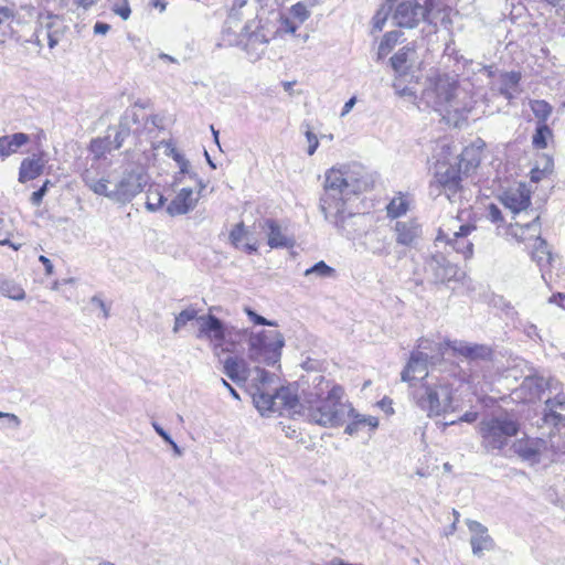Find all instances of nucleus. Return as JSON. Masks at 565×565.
I'll list each match as a JSON object with an SVG mask.
<instances>
[{"mask_svg": "<svg viewBox=\"0 0 565 565\" xmlns=\"http://www.w3.org/2000/svg\"><path fill=\"white\" fill-rule=\"evenodd\" d=\"M369 180L359 164L333 167L326 173L324 194L320 199V210L324 218L341 231L348 238H354L362 231L364 214L348 212L345 202L365 191Z\"/></svg>", "mask_w": 565, "mask_h": 565, "instance_id": "obj_1", "label": "nucleus"}, {"mask_svg": "<svg viewBox=\"0 0 565 565\" xmlns=\"http://www.w3.org/2000/svg\"><path fill=\"white\" fill-rule=\"evenodd\" d=\"M84 184L95 194L115 203L127 204L147 184V175L139 168L124 169L121 172L104 162H93L82 173Z\"/></svg>", "mask_w": 565, "mask_h": 565, "instance_id": "obj_2", "label": "nucleus"}, {"mask_svg": "<svg viewBox=\"0 0 565 565\" xmlns=\"http://www.w3.org/2000/svg\"><path fill=\"white\" fill-rule=\"evenodd\" d=\"M424 99L447 124L455 127L467 119L473 107L469 90L448 74L437 76L433 85L425 89Z\"/></svg>", "mask_w": 565, "mask_h": 565, "instance_id": "obj_3", "label": "nucleus"}, {"mask_svg": "<svg viewBox=\"0 0 565 565\" xmlns=\"http://www.w3.org/2000/svg\"><path fill=\"white\" fill-rule=\"evenodd\" d=\"M411 387L414 403L428 417L443 416L458 409L452 385L447 381H425L419 385L411 384Z\"/></svg>", "mask_w": 565, "mask_h": 565, "instance_id": "obj_4", "label": "nucleus"}, {"mask_svg": "<svg viewBox=\"0 0 565 565\" xmlns=\"http://www.w3.org/2000/svg\"><path fill=\"white\" fill-rule=\"evenodd\" d=\"M480 163V157L473 148H466L460 154L459 166H441L435 174V182L430 188H436L452 203L468 200L469 190L462 185L461 168L465 166V173L475 169Z\"/></svg>", "mask_w": 565, "mask_h": 565, "instance_id": "obj_5", "label": "nucleus"}, {"mask_svg": "<svg viewBox=\"0 0 565 565\" xmlns=\"http://www.w3.org/2000/svg\"><path fill=\"white\" fill-rule=\"evenodd\" d=\"M343 396V388L341 386L334 387L329 396L319 399V402H311L306 405L302 404L301 413L308 418L309 422L318 424L323 427L341 426L347 420V414L353 413V408L341 401Z\"/></svg>", "mask_w": 565, "mask_h": 565, "instance_id": "obj_6", "label": "nucleus"}, {"mask_svg": "<svg viewBox=\"0 0 565 565\" xmlns=\"http://www.w3.org/2000/svg\"><path fill=\"white\" fill-rule=\"evenodd\" d=\"M519 430V422L509 415L486 417L478 424L480 445L487 454H500Z\"/></svg>", "mask_w": 565, "mask_h": 565, "instance_id": "obj_7", "label": "nucleus"}, {"mask_svg": "<svg viewBox=\"0 0 565 565\" xmlns=\"http://www.w3.org/2000/svg\"><path fill=\"white\" fill-rule=\"evenodd\" d=\"M247 337V356L253 362L275 365L280 361L285 345L284 335L277 330L238 331Z\"/></svg>", "mask_w": 565, "mask_h": 565, "instance_id": "obj_8", "label": "nucleus"}, {"mask_svg": "<svg viewBox=\"0 0 565 565\" xmlns=\"http://www.w3.org/2000/svg\"><path fill=\"white\" fill-rule=\"evenodd\" d=\"M253 402L262 415L270 412L294 417L299 415L302 408L298 396L289 387L284 386L276 390L275 394L257 387L253 393Z\"/></svg>", "mask_w": 565, "mask_h": 565, "instance_id": "obj_9", "label": "nucleus"}, {"mask_svg": "<svg viewBox=\"0 0 565 565\" xmlns=\"http://www.w3.org/2000/svg\"><path fill=\"white\" fill-rule=\"evenodd\" d=\"M515 226L520 227V234L516 233L515 236L520 237L521 239H524V235L526 234V232H531L530 236L535 238L533 250L531 253L532 259L540 267H543L544 263L552 265L555 257L552 254L547 245V242L540 236V215H535L531 222H526L524 224L516 222Z\"/></svg>", "mask_w": 565, "mask_h": 565, "instance_id": "obj_10", "label": "nucleus"}, {"mask_svg": "<svg viewBox=\"0 0 565 565\" xmlns=\"http://www.w3.org/2000/svg\"><path fill=\"white\" fill-rule=\"evenodd\" d=\"M199 330L196 338L209 340L214 350L223 348L226 338H232V329L221 319L212 313L203 315L198 318Z\"/></svg>", "mask_w": 565, "mask_h": 565, "instance_id": "obj_11", "label": "nucleus"}, {"mask_svg": "<svg viewBox=\"0 0 565 565\" xmlns=\"http://www.w3.org/2000/svg\"><path fill=\"white\" fill-rule=\"evenodd\" d=\"M562 390L563 384L554 377L529 375L524 377L518 391L522 398H524L526 402L532 403L542 399L546 391L550 394H553V392Z\"/></svg>", "mask_w": 565, "mask_h": 565, "instance_id": "obj_12", "label": "nucleus"}, {"mask_svg": "<svg viewBox=\"0 0 565 565\" xmlns=\"http://www.w3.org/2000/svg\"><path fill=\"white\" fill-rule=\"evenodd\" d=\"M393 21L399 28L414 29L425 20V10L418 0H401L393 8Z\"/></svg>", "mask_w": 565, "mask_h": 565, "instance_id": "obj_13", "label": "nucleus"}, {"mask_svg": "<svg viewBox=\"0 0 565 565\" xmlns=\"http://www.w3.org/2000/svg\"><path fill=\"white\" fill-rule=\"evenodd\" d=\"M425 270L431 274L435 282H447L460 279V269L450 263L443 254L431 255L425 265Z\"/></svg>", "mask_w": 565, "mask_h": 565, "instance_id": "obj_14", "label": "nucleus"}, {"mask_svg": "<svg viewBox=\"0 0 565 565\" xmlns=\"http://www.w3.org/2000/svg\"><path fill=\"white\" fill-rule=\"evenodd\" d=\"M253 23L244 26L242 32V42H244V50L246 51L249 60H259L266 51L269 38L267 36L264 28L255 26L252 30Z\"/></svg>", "mask_w": 565, "mask_h": 565, "instance_id": "obj_15", "label": "nucleus"}, {"mask_svg": "<svg viewBox=\"0 0 565 565\" xmlns=\"http://www.w3.org/2000/svg\"><path fill=\"white\" fill-rule=\"evenodd\" d=\"M544 403L542 420L554 427H565V394L562 391L553 392Z\"/></svg>", "mask_w": 565, "mask_h": 565, "instance_id": "obj_16", "label": "nucleus"}, {"mask_svg": "<svg viewBox=\"0 0 565 565\" xmlns=\"http://www.w3.org/2000/svg\"><path fill=\"white\" fill-rule=\"evenodd\" d=\"M501 202L512 213L519 214L531 205V192L524 183H520L518 188L505 191Z\"/></svg>", "mask_w": 565, "mask_h": 565, "instance_id": "obj_17", "label": "nucleus"}, {"mask_svg": "<svg viewBox=\"0 0 565 565\" xmlns=\"http://www.w3.org/2000/svg\"><path fill=\"white\" fill-rule=\"evenodd\" d=\"M395 241L398 245L414 247L418 244L423 230L415 220L397 221L394 226Z\"/></svg>", "mask_w": 565, "mask_h": 565, "instance_id": "obj_18", "label": "nucleus"}, {"mask_svg": "<svg viewBox=\"0 0 565 565\" xmlns=\"http://www.w3.org/2000/svg\"><path fill=\"white\" fill-rule=\"evenodd\" d=\"M428 354L414 351L411 353L409 360L401 373V379L403 382H412L418 377L422 380L428 376L427 372V363H428Z\"/></svg>", "mask_w": 565, "mask_h": 565, "instance_id": "obj_19", "label": "nucleus"}, {"mask_svg": "<svg viewBox=\"0 0 565 565\" xmlns=\"http://www.w3.org/2000/svg\"><path fill=\"white\" fill-rule=\"evenodd\" d=\"M198 201L199 198H193V190L191 188H183L168 204L166 211L172 217L184 215L194 210Z\"/></svg>", "mask_w": 565, "mask_h": 565, "instance_id": "obj_20", "label": "nucleus"}, {"mask_svg": "<svg viewBox=\"0 0 565 565\" xmlns=\"http://www.w3.org/2000/svg\"><path fill=\"white\" fill-rule=\"evenodd\" d=\"M260 227L267 231L268 245L271 248H288L294 246V239L282 233L281 227L275 220H265Z\"/></svg>", "mask_w": 565, "mask_h": 565, "instance_id": "obj_21", "label": "nucleus"}, {"mask_svg": "<svg viewBox=\"0 0 565 565\" xmlns=\"http://www.w3.org/2000/svg\"><path fill=\"white\" fill-rule=\"evenodd\" d=\"M223 373L233 382L241 383L248 379L249 369L243 358L228 356L223 362Z\"/></svg>", "mask_w": 565, "mask_h": 565, "instance_id": "obj_22", "label": "nucleus"}, {"mask_svg": "<svg viewBox=\"0 0 565 565\" xmlns=\"http://www.w3.org/2000/svg\"><path fill=\"white\" fill-rule=\"evenodd\" d=\"M446 345L455 353L470 360L487 359L491 351L486 345L471 344L463 341H447Z\"/></svg>", "mask_w": 565, "mask_h": 565, "instance_id": "obj_23", "label": "nucleus"}, {"mask_svg": "<svg viewBox=\"0 0 565 565\" xmlns=\"http://www.w3.org/2000/svg\"><path fill=\"white\" fill-rule=\"evenodd\" d=\"M475 230V225L462 224L451 238V244H448L454 250L462 254L466 259L472 257L473 254V244L468 239V235Z\"/></svg>", "mask_w": 565, "mask_h": 565, "instance_id": "obj_24", "label": "nucleus"}, {"mask_svg": "<svg viewBox=\"0 0 565 565\" xmlns=\"http://www.w3.org/2000/svg\"><path fill=\"white\" fill-rule=\"evenodd\" d=\"M130 121L138 122V116L136 113L126 111L125 115L120 118L119 125L110 129V142L113 148L119 149L125 139L130 135Z\"/></svg>", "mask_w": 565, "mask_h": 565, "instance_id": "obj_25", "label": "nucleus"}, {"mask_svg": "<svg viewBox=\"0 0 565 565\" xmlns=\"http://www.w3.org/2000/svg\"><path fill=\"white\" fill-rule=\"evenodd\" d=\"M415 50L411 46L399 49L391 58V65L395 73L406 74L414 66Z\"/></svg>", "mask_w": 565, "mask_h": 565, "instance_id": "obj_26", "label": "nucleus"}, {"mask_svg": "<svg viewBox=\"0 0 565 565\" xmlns=\"http://www.w3.org/2000/svg\"><path fill=\"white\" fill-rule=\"evenodd\" d=\"M338 385L332 384L322 375H316L312 380V386L305 394V403L319 402V399L329 396V393Z\"/></svg>", "mask_w": 565, "mask_h": 565, "instance_id": "obj_27", "label": "nucleus"}, {"mask_svg": "<svg viewBox=\"0 0 565 565\" xmlns=\"http://www.w3.org/2000/svg\"><path fill=\"white\" fill-rule=\"evenodd\" d=\"M44 161L40 157L25 158L20 166L19 181L24 183L42 174Z\"/></svg>", "mask_w": 565, "mask_h": 565, "instance_id": "obj_28", "label": "nucleus"}, {"mask_svg": "<svg viewBox=\"0 0 565 565\" xmlns=\"http://www.w3.org/2000/svg\"><path fill=\"white\" fill-rule=\"evenodd\" d=\"M512 449L520 458L532 463H539L540 458L534 447V439L530 437L516 439Z\"/></svg>", "mask_w": 565, "mask_h": 565, "instance_id": "obj_29", "label": "nucleus"}, {"mask_svg": "<svg viewBox=\"0 0 565 565\" xmlns=\"http://www.w3.org/2000/svg\"><path fill=\"white\" fill-rule=\"evenodd\" d=\"M29 141V136L23 132H17L12 136L0 138V157L7 158L17 152V150Z\"/></svg>", "mask_w": 565, "mask_h": 565, "instance_id": "obj_30", "label": "nucleus"}, {"mask_svg": "<svg viewBox=\"0 0 565 565\" xmlns=\"http://www.w3.org/2000/svg\"><path fill=\"white\" fill-rule=\"evenodd\" d=\"M63 24L62 20L58 17H49L47 21L43 25L41 33H44L47 39V44L50 49L55 47L62 35H63Z\"/></svg>", "mask_w": 565, "mask_h": 565, "instance_id": "obj_31", "label": "nucleus"}, {"mask_svg": "<svg viewBox=\"0 0 565 565\" xmlns=\"http://www.w3.org/2000/svg\"><path fill=\"white\" fill-rule=\"evenodd\" d=\"M347 418H351L352 422L345 427L344 433L351 436L364 426H369L371 429H375L379 426L376 417L358 414L354 409L353 413L347 414Z\"/></svg>", "mask_w": 565, "mask_h": 565, "instance_id": "obj_32", "label": "nucleus"}, {"mask_svg": "<svg viewBox=\"0 0 565 565\" xmlns=\"http://www.w3.org/2000/svg\"><path fill=\"white\" fill-rule=\"evenodd\" d=\"M0 294L13 300H23L25 291L15 280L0 274Z\"/></svg>", "mask_w": 565, "mask_h": 565, "instance_id": "obj_33", "label": "nucleus"}, {"mask_svg": "<svg viewBox=\"0 0 565 565\" xmlns=\"http://www.w3.org/2000/svg\"><path fill=\"white\" fill-rule=\"evenodd\" d=\"M461 225L462 224H459L458 218H448L440 225L436 237V242H445L446 244H451V238L455 236V234H457L456 232L459 231V226Z\"/></svg>", "mask_w": 565, "mask_h": 565, "instance_id": "obj_34", "label": "nucleus"}, {"mask_svg": "<svg viewBox=\"0 0 565 565\" xmlns=\"http://www.w3.org/2000/svg\"><path fill=\"white\" fill-rule=\"evenodd\" d=\"M409 201L407 198L398 193L396 196H394L388 205L386 206L387 215L392 218H397L408 211Z\"/></svg>", "mask_w": 565, "mask_h": 565, "instance_id": "obj_35", "label": "nucleus"}, {"mask_svg": "<svg viewBox=\"0 0 565 565\" xmlns=\"http://www.w3.org/2000/svg\"><path fill=\"white\" fill-rule=\"evenodd\" d=\"M198 318H200L199 310L194 306L186 307L175 316L174 324L172 328L173 333H179L180 330L188 324V322L193 320L198 321Z\"/></svg>", "mask_w": 565, "mask_h": 565, "instance_id": "obj_36", "label": "nucleus"}, {"mask_svg": "<svg viewBox=\"0 0 565 565\" xmlns=\"http://www.w3.org/2000/svg\"><path fill=\"white\" fill-rule=\"evenodd\" d=\"M90 150L93 153H95V158L94 160L92 161L93 162H104L106 164H110L109 162H107L105 159H100V156L105 152V151H110V150H115L113 148V145L110 142V129H108L107 131V136L104 138V139H96V140H93L92 143H90Z\"/></svg>", "mask_w": 565, "mask_h": 565, "instance_id": "obj_37", "label": "nucleus"}, {"mask_svg": "<svg viewBox=\"0 0 565 565\" xmlns=\"http://www.w3.org/2000/svg\"><path fill=\"white\" fill-rule=\"evenodd\" d=\"M369 248L375 255H388L390 254V243L386 241L385 236L381 235V232H375L369 237Z\"/></svg>", "mask_w": 565, "mask_h": 565, "instance_id": "obj_38", "label": "nucleus"}, {"mask_svg": "<svg viewBox=\"0 0 565 565\" xmlns=\"http://www.w3.org/2000/svg\"><path fill=\"white\" fill-rule=\"evenodd\" d=\"M533 439H534V447L536 448V452H537L540 459L542 456L548 457L550 454L556 455L558 452L565 451L561 447L556 446L552 438L550 440H546L543 438H533Z\"/></svg>", "mask_w": 565, "mask_h": 565, "instance_id": "obj_39", "label": "nucleus"}, {"mask_svg": "<svg viewBox=\"0 0 565 565\" xmlns=\"http://www.w3.org/2000/svg\"><path fill=\"white\" fill-rule=\"evenodd\" d=\"M401 36L399 31H391L384 34L379 45L377 57L381 60L394 47Z\"/></svg>", "mask_w": 565, "mask_h": 565, "instance_id": "obj_40", "label": "nucleus"}, {"mask_svg": "<svg viewBox=\"0 0 565 565\" xmlns=\"http://www.w3.org/2000/svg\"><path fill=\"white\" fill-rule=\"evenodd\" d=\"M417 84V77L415 75H411V79L405 87H401V84L393 83V88L395 94L399 97L407 98L412 102H415L417 98L415 86Z\"/></svg>", "mask_w": 565, "mask_h": 565, "instance_id": "obj_41", "label": "nucleus"}, {"mask_svg": "<svg viewBox=\"0 0 565 565\" xmlns=\"http://www.w3.org/2000/svg\"><path fill=\"white\" fill-rule=\"evenodd\" d=\"M166 202L164 195L158 190H149L147 193L146 209L150 212H157Z\"/></svg>", "mask_w": 565, "mask_h": 565, "instance_id": "obj_42", "label": "nucleus"}, {"mask_svg": "<svg viewBox=\"0 0 565 565\" xmlns=\"http://www.w3.org/2000/svg\"><path fill=\"white\" fill-rule=\"evenodd\" d=\"M392 11H393V6L390 3L383 4L377 10L375 15L373 17V31L380 32L383 30V26Z\"/></svg>", "mask_w": 565, "mask_h": 565, "instance_id": "obj_43", "label": "nucleus"}, {"mask_svg": "<svg viewBox=\"0 0 565 565\" xmlns=\"http://www.w3.org/2000/svg\"><path fill=\"white\" fill-rule=\"evenodd\" d=\"M501 77H502V87L500 89L501 94L504 95L505 97L510 98L511 94L509 93V89L515 87L519 84V82L521 79V74L518 72H508V73H504Z\"/></svg>", "mask_w": 565, "mask_h": 565, "instance_id": "obj_44", "label": "nucleus"}, {"mask_svg": "<svg viewBox=\"0 0 565 565\" xmlns=\"http://www.w3.org/2000/svg\"><path fill=\"white\" fill-rule=\"evenodd\" d=\"M334 273V269L328 266L323 260L316 263L312 267L306 269L305 276H317V277H328Z\"/></svg>", "mask_w": 565, "mask_h": 565, "instance_id": "obj_45", "label": "nucleus"}, {"mask_svg": "<svg viewBox=\"0 0 565 565\" xmlns=\"http://www.w3.org/2000/svg\"><path fill=\"white\" fill-rule=\"evenodd\" d=\"M552 135L551 129L546 125L537 126L533 136V145L539 149H544L547 146V138Z\"/></svg>", "mask_w": 565, "mask_h": 565, "instance_id": "obj_46", "label": "nucleus"}, {"mask_svg": "<svg viewBox=\"0 0 565 565\" xmlns=\"http://www.w3.org/2000/svg\"><path fill=\"white\" fill-rule=\"evenodd\" d=\"M310 15L307 6L302 2H297L289 10V17L297 21L299 24H302Z\"/></svg>", "mask_w": 565, "mask_h": 565, "instance_id": "obj_47", "label": "nucleus"}, {"mask_svg": "<svg viewBox=\"0 0 565 565\" xmlns=\"http://www.w3.org/2000/svg\"><path fill=\"white\" fill-rule=\"evenodd\" d=\"M230 329H232V338H226L224 347L221 348L224 352H234L238 340H245L247 342V337L238 332L242 329H236L231 326Z\"/></svg>", "mask_w": 565, "mask_h": 565, "instance_id": "obj_48", "label": "nucleus"}, {"mask_svg": "<svg viewBox=\"0 0 565 565\" xmlns=\"http://www.w3.org/2000/svg\"><path fill=\"white\" fill-rule=\"evenodd\" d=\"M172 158L178 163L181 174H189L191 179H196V173L191 171L190 162L183 154L173 149Z\"/></svg>", "mask_w": 565, "mask_h": 565, "instance_id": "obj_49", "label": "nucleus"}, {"mask_svg": "<svg viewBox=\"0 0 565 565\" xmlns=\"http://www.w3.org/2000/svg\"><path fill=\"white\" fill-rule=\"evenodd\" d=\"M553 170V161L550 158H545V164L542 169L534 168L531 170L530 178L532 182H539L547 174L552 173Z\"/></svg>", "mask_w": 565, "mask_h": 565, "instance_id": "obj_50", "label": "nucleus"}, {"mask_svg": "<svg viewBox=\"0 0 565 565\" xmlns=\"http://www.w3.org/2000/svg\"><path fill=\"white\" fill-rule=\"evenodd\" d=\"M534 115L542 120H546L552 113V107L545 100H535L531 106Z\"/></svg>", "mask_w": 565, "mask_h": 565, "instance_id": "obj_51", "label": "nucleus"}, {"mask_svg": "<svg viewBox=\"0 0 565 565\" xmlns=\"http://www.w3.org/2000/svg\"><path fill=\"white\" fill-rule=\"evenodd\" d=\"M472 551L475 554H480L486 550H490L493 545L492 540L486 535L476 536L471 540Z\"/></svg>", "mask_w": 565, "mask_h": 565, "instance_id": "obj_52", "label": "nucleus"}, {"mask_svg": "<svg viewBox=\"0 0 565 565\" xmlns=\"http://www.w3.org/2000/svg\"><path fill=\"white\" fill-rule=\"evenodd\" d=\"M247 235L246 226L243 222L237 223L230 232V242L235 247H238L242 239Z\"/></svg>", "mask_w": 565, "mask_h": 565, "instance_id": "obj_53", "label": "nucleus"}, {"mask_svg": "<svg viewBox=\"0 0 565 565\" xmlns=\"http://www.w3.org/2000/svg\"><path fill=\"white\" fill-rule=\"evenodd\" d=\"M300 24L295 21L292 18L288 17H281L280 18V25L277 29V32L279 33H289L295 34L296 31L299 29Z\"/></svg>", "mask_w": 565, "mask_h": 565, "instance_id": "obj_54", "label": "nucleus"}, {"mask_svg": "<svg viewBox=\"0 0 565 565\" xmlns=\"http://www.w3.org/2000/svg\"><path fill=\"white\" fill-rule=\"evenodd\" d=\"M244 311L246 312V315L249 318V320L253 321L255 324H258V326H269V327H276L277 326V323L275 321L267 320L266 318H264L263 316L258 315L257 312H255L254 310H252L248 307H246L244 309Z\"/></svg>", "mask_w": 565, "mask_h": 565, "instance_id": "obj_55", "label": "nucleus"}, {"mask_svg": "<svg viewBox=\"0 0 565 565\" xmlns=\"http://www.w3.org/2000/svg\"><path fill=\"white\" fill-rule=\"evenodd\" d=\"M51 184H52L51 181L46 180L39 190H36L32 193V195L30 198V202L32 205L39 206L42 203V200H43L44 195L46 194L47 189Z\"/></svg>", "mask_w": 565, "mask_h": 565, "instance_id": "obj_56", "label": "nucleus"}, {"mask_svg": "<svg viewBox=\"0 0 565 565\" xmlns=\"http://www.w3.org/2000/svg\"><path fill=\"white\" fill-rule=\"evenodd\" d=\"M120 3H115L113 11L119 15L122 20H128L131 13L130 7L127 0H120Z\"/></svg>", "mask_w": 565, "mask_h": 565, "instance_id": "obj_57", "label": "nucleus"}, {"mask_svg": "<svg viewBox=\"0 0 565 565\" xmlns=\"http://www.w3.org/2000/svg\"><path fill=\"white\" fill-rule=\"evenodd\" d=\"M440 4L441 0H425L424 4H422V9L425 10L426 21H429V17L435 10H439Z\"/></svg>", "mask_w": 565, "mask_h": 565, "instance_id": "obj_58", "label": "nucleus"}, {"mask_svg": "<svg viewBox=\"0 0 565 565\" xmlns=\"http://www.w3.org/2000/svg\"><path fill=\"white\" fill-rule=\"evenodd\" d=\"M14 12L6 0H0V24L13 18Z\"/></svg>", "mask_w": 565, "mask_h": 565, "instance_id": "obj_59", "label": "nucleus"}, {"mask_svg": "<svg viewBox=\"0 0 565 565\" xmlns=\"http://www.w3.org/2000/svg\"><path fill=\"white\" fill-rule=\"evenodd\" d=\"M306 138H307V140H308V142H309V147H308V154H309V156H312V154L316 152V150H317V148H318V146H319L318 138H317V136H316L312 131H310V130H307V131H306Z\"/></svg>", "mask_w": 565, "mask_h": 565, "instance_id": "obj_60", "label": "nucleus"}, {"mask_svg": "<svg viewBox=\"0 0 565 565\" xmlns=\"http://www.w3.org/2000/svg\"><path fill=\"white\" fill-rule=\"evenodd\" d=\"M477 418H478L477 412H467L461 417H459L458 420H451V422L445 423L444 426L455 425L458 422L473 423L477 420Z\"/></svg>", "mask_w": 565, "mask_h": 565, "instance_id": "obj_61", "label": "nucleus"}, {"mask_svg": "<svg viewBox=\"0 0 565 565\" xmlns=\"http://www.w3.org/2000/svg\"><path fill=\"white\" fill-rule=\"evenodd\" d=\"M90 302L95 303L98 307V309H100L103 311L104 318L107 319L109 317V308L106 306V303L99 296H97V295L93 296L90 299Z\"/></svg>", "mask_w": 565, "mask_h": 565, "instance_id": "obj_62", "label": "nucleus"}, {"mask_svg": "<svg viewBox=\"0 0 565 565\" xmlns=\"http://www.w3.org/2000/svg\"><path fill=\"white\" fill-rule=\"evenodd\" d=\"M255 372L257 374V377L256 380L260 383V384H266L268 383L271 377L274 376V374L267 372L266 370L264 369H260V367H255Z\"/></svg>", "mask_w": 565, "mask_h": 565, "instance_id": "obj_63", "label": "nucleus"}, {"mask_svg": "<svg viewBox=\"0 0 565 565\" xmlns=\"http://www.w3.org/2000/svg\"><path fill=\"white\" fill-rule=\"evenodd\" d=\"M489 217L493 223L502 221L501 210L497 205L490 204L489 205Z\"/></svg>", "mask_w": 565, "mask_h": 565, "instance_id": "obj_64", "label": "nucleus"}]
</instances>
